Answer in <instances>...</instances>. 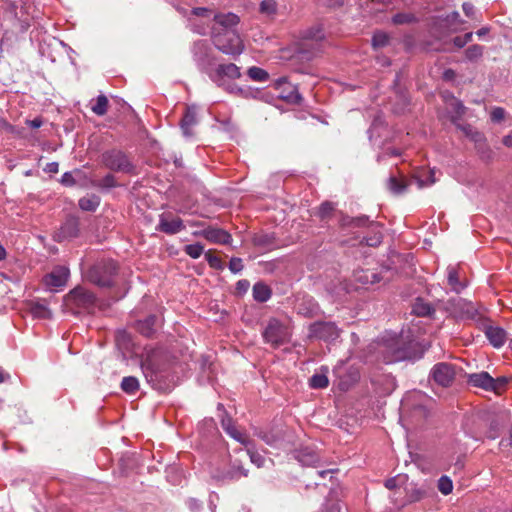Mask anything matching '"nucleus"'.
<instances>
[{
  "instance_id": "12",
  "label": "nucleus",
  "mask_w": 512,
  "mask_h": 512,
  "mask_svg": "<svg viewBox=\"0 0 512 512\" xmlns=\"http://www.w3.org/2000/svg\"><path fill=\"white\" fill-rule=\"evenodd\" d=\"M483 420L488 427L486 436L493 440L499 436L500 430L505 424L507 417L504 413H487L484 415Z\"/></svg>"
},
{
  "instance_id": "53",
  "label": "nucleus",
  "mask_w": 512,
  "mask_h": 512,
  "mask_svg": "<svg viewBox=\"0 0 512 512\" xmlns=\"http://www.w3.org/2000/svg\"><path fill=\"white\" fill-rule=\"evenodd\" d=\"M472 32L466 33L464 36H457L453 39V43L456 47L462 48L472 39Z\"/></svg>"
},
{
  "instance_id": "32",
  "label": "nucleus",
  "mask_w": 512,
  "mask_h": 512,
  "mask_svg": "<svg viewBox=\"0 0 512 512\" xmlns=\"http://www.w3.org/2000/svg\"><path fill=\"white\" fill-rule=\"evenodd\" d=\"M412 312L420 317L430 316L434 309L430 303L426 302L422 298H417L412 306Z\"/></svg>"
},
{
  "instance_id": "55",
  "label": "nucleus",
  "mask_w": 512,
  "mask_h": 512,
  "mask_svg": "<svg viewBox=\"0 0 512 512\" xmlns=\"http://www.w3.org/2000/svg\"><path fill=\"white\" fill-rule=\"evenodd\" d=\"M229 269L232 273H239L243 269V263L241 258L233 257L229 262Z\"/></svg>"
},
{
  "instance_id": "1",
  "label": "nucleus",
  "mask_w": 512,
  "mask_h": 512,
  "mask_svg": "<svg viewBox=\"0 0 512 512\" xmlns=\"http://www.w3.org/2000/svg\"><path fill=\"white\" fill-rule=\"evenodd\" d=\"M321 26L315 25L300 32L299 40L290 48L281 51V58L309 62L321 52L324 40Z\"/></svg>"
},
{
  "instance_id": "21",
  "label": "nucleus",
  "mask_w": 512,
  "mask_h": 512,
  "mask_svg": "<svg viewBox=\"0 0 512 512\" xmlns=\"http://www.w3.org/2000/svg\"><path fill=\"white\" fill-rule=\"evenodd\" d=\"M468 383L474 387L490 391L493 388L494 378L488 372L473 373L468 375Z\"/></svg>"
},
{
  "instance_id": "52",
  "label": "nucleus",
  "mask_w": 512,
  "mask_h": 512,
  "mask_svg": "<svg viewBox=\"0 0 512 512\" xmlns=\"http://www.w3.org/2000/svg\"><path fill=\"white\" fill-rule=\"evenodd\" d=\"M388 36L383 32L375 33L372 38V44L375 48L383 47L388 43Z\"/></svg>"
},
{
  "instance_id": "24",
  "label": "nucleus",
  "mask_w": 512,
  "mask_h": 512,
  "mask_svg": "<svg viewBox=\"0 0 512 512\" xmlns=\"http://www.w3.org/2000/svg\"><path fill=\"white\" fill-rule=\"evenodd\" d=\"M254 246L269 251L276 247V238L273 233H258L252 238Z\"/></svg>"
},
{
  "instance_id": "10",
  "label": "nucleus",
  "mask_w": 512,
  "mask_h": 512,
  "mask_svg": "<svg viewBox=\"0 0 512 512\" xmlns=\"http://www.w3.org/2000/svg\"><path fill=\"white\" fill-rule=\"evenodd\" d=\"M430 377L442 387H449L455 379L453 365L445 362L437 363L430 372Z\"/></svg>"
},
{
  "instance_id": "61",
  "label": "nucleus",
  "mask_w": 512,
  "mask_h": 512,
  "mask_svg": "<svg viewBox=\"0 0 512 512\" xmlns=\"http://www.w3.org/2000/svg\"><path fill=\"white\" fill-rule=\"evenodd\" d=\"M385 487L389 490H394L400 487L399 484V477H393L390 479H387L384 483Z\"/></svg>"
},
{
  "instance_id": "48",
  "label": "nucleus",
  "mask_w": 512,
  "mask_h": 512,
  "mask_svg": "<svg viewBox=\"0 0 512 512\" xmlns=\"http://www.w3.org/2000/svg\"><path fill=\"white\" fill-rule=\"evenodd\" d=\"M483 54V47L480 45H472L465 51L467 59L473 61L480 58Z\"/></svg>"
},
{
  "instance_id": "5",
  "label": "nucleus",
  "mask_w": 512,
  "mask_h": 512,
  "mask_svg": "<svg viewBox=\"0 0 512 512\" xmlns=\"http://www.w3.org/2000/svg\"><path fill=\"white\" fill-rule=\"evenodd\" d=\"M117 264L112 260H102L95 263L87 272V279L100 287H110L114 284L113 278L117 274Z\"/></svg>"
},
{
  "instance_id": "3",
  "label": "nucleus",
  "mask_w": 512,
  "mask_h": 512,
  "mask_svg": "<svg viewBox=\"0 0 512 512\" xmlns=\"http://www.w3.org/2000/svg\"><path fill=\"white\" fill-rule=\"evenodd\" d=\"M211 37L215 47L224 54L239 56L244 51V43L235 29H228L224 32L212 28Z\"/></svg>"
},
{
  "instance_id": "34",
  "label": "nucleus",
  "mask_w": 512,
  "mask_h": 512,
  "mask_svg": "<svg viewBox=\"0 0 512 512\" xmlns=\"http://www.w3.org/2000/svg\"><path fill=\"white\" fill-rule=\"evenodd\" d=\"M100 205V197L97 195H89L79 200V207L83 211L94 212Z\"/></svg>"
},
{
  "instance_id": "49",
  "label": "nucleus",
  "mask_w": 512,
  "mask_h": 512,
  "mask_svg": "<svg viewBox=\"0 0 512 512\" xmlns=\"http://www.w3.org/2000/svg\"><path fill=\"white\" fill-rule=\"evenodd\" d=\"M450 106H451L452 112L454 113L453 119L460 118L464 115L466 108L462 104L461 101L453 98L450 103Z\"/></svg>"
},
{
  "instance_id": "40",
  "label": "nucleus",
  "mask_w": 512,
  "mask_h": 512,
  "mask_svg": "<svg viewBox=\"0 0 512 512\" xmlns=\"http://www.w3.org/2000/svg\"><path fill=\"white\" fill-rule=\"evenodd\" d=\"M246 447L247 454L249 455L251 462L255 464L258 468L263 467L265 463V458L255 450L253 443L251 442V444Z\"/></svg>"
},
{
  "instance_id": "38",
  "label": "nucleus",
  "mask_w": 512,
  "mask_h": 512,
  "mask_svg": "<svg viewBox=\"0 0 512 512\" xmlns=\"http://www.w3.org/2000/svg\"><path fill=\"white\" fill-rule=\"evenodd\" d=\"M248 76L258 82H266L269 79V74L266 70L260 67H250L247 71Z\"/></svg>"
},
{
  "instance_id": "63",
  "label": "nucleus",
  "mask_w": 512,
  "mask_h": 512,
  "mask_svg": "<svg viewBox=\"0 0 512 512\" xmlns=\"http://www.w3.org/2000/svg\"><path fill=\"white\" fill-rule=\"evenodd\" d=\"M414 414L422 418H427L429 415V410L424 405H417L414 408Z\"/></svg>"
},
{
  "instance_id": "30",
  "label": "nucleus",
  "mask_w": 512,
  "mask_h": 512,
  "mask_svg": "<svg viewBox=\"0 0 512 512\" xmlns=\"http://www.w3.org/2000/svg\"><path fill=\"white\" fill-rule=\"evenodd\" d=\"M447 279L451 289L459 293L465 288V284L459 280L458 271L455 266H449L447 268Z\"/></svg>"
},
{
  "instance_id": "16",
  "label": "nucleus",
  "mask_w": 512,
  "mask_h": 512,
  "mask_svg": "<svg viewBox=\"0 0 512 512\" xmlns=\"http://www.w3.org/2000/svg\"><path fill=\"white\" fill-rule=\"evenodd\" d=\"M195 235H201L210 242L216 244H229L232 240L231 235L220 228L208 227L201 232H196Z\"/></svg>"
},
{
  "instance_id": "41",
  "label": "nucleus",
  "mask_w": 512,
  "mask_h": 512,
  "mask_svg": "<svg viewBox=\"0 0 512 512\" xmlns=\"http://www.w3.org/2000/svg\"><path fill=\"white\" fill-rule=\"evenodd\" d=\"M230 437L241 443L242 445L249 446L252 441H250L247 435L241 431H239L234 425L231 429L226 432Z\"/></svg>"
},
{
  "instance_id": "54",
  "label": "nucleus",
  "mask_w": 512,
  "mask_h": 512,
  "mask_svg": "<svg viewBox=\"0 0 512 512\" xmlns=\"http://www.w3.org/2000/svg\"><path fill=\"white\" fill-rule=\"evenodd\" d=\"M320 512H341V505L338 501L328 500Z\"/></svg>"
},
{
  "instance_id": "2",
  "label": "nucleus",
  "mask_w": 512,
  "mask_h": 512,
  "mask_svg": "<svg viewBox=\"0 0 512 512\" xmlns=\"http://www.w3.org/2000/svg\"><path fill=\"white\" fill-rule=\"evenodd\" d=\"M385 363L416 359V344L402 335L384 344L381 351Z\"/></svg>"
},
{
  "instance_id": "6",
  "label": "nucleus",
  "mask_w": 512,
  "mask_h": 512,
  "mask_svg": "<svg viewBox=\"0 0 512 512\" xmlns=\"http://www.w3.org/2000/svg\"><path fill=\"white\" fill-rule=\"evenodd\" d=\"M96 302V296L81 286L74 288L66 296V305L75 314L80 312L76 309L91 313L96 306Z\"/></svg>"
},
{
  "instance_id": "7",
  "label": "nucleus",
  "mask_w": 512,
  "mask_h": 512,
  "mask_svg": "<svg viewBox=\"0 0 512 512\" xmlns=\"http://www.w3.org/2000/svg\"><path fill=\"white\" fill-rule=\"evenodd\" d=\"M101 161L106 168L112 171L126 174L135 173V166L128 155L122 150L111 149L105 151L101 156Z\"/></svg>"
},
{
  "instance_id": "42",
  "label": "nucleus",
  "mask_w": 512,
  "mask_h": 512,
  "mask_svg": "<svg viewBox=\"0 0 512 512\" xmlns=\"http://www.w3.org/2000/svg\"><path fill=\"white\" fill-rule=\"evenodd\" d=\"M281 97L291 104H301L303 100V97L296 87H291L290 90L287 93L282 94Z\"/></svg>"
},
{
  "instance_id": "36",
  "label": "nucleus",
  "mask_w": 512,
  "mask_h": 512,
  "mask_svg": "<svg viewBox=\"0 0 512 512\" xmlns=\"http://www.w3.org/2000/svg\"><path fill=\"white\" fill-rule=\"evenodd\" d=\"M121 389L127 394H135L139 390V381L134 376H127L122 379Z\"/></svg>"
},
{
  "instance_id": "43",
  "label": "nucleus",
  "mask_w": 512,
  "mask_h": 512,
  "mask_svg": "<svg viewBox=\"0 0 512 512\" xmlns=\"http://www.w3.org/2000/svg\"><path fill=\"white\" fill-rule=\"evenodd\" d=\"M304 304L305 303H302L298 307L300 314L307 316V317H312L317 314L319 307L316 303H314L312 300H308L307 301L308 307H304Z\"/></svg>"
},
{
  "instance_id": "22",
  "label": "nucleus",
  "mask_w": 512,
  "mask_h": 512,
  "mask_svg": "<svg viewBox=\"0 0 512 512\" xmlns=\"http://www.w3.org/2000/svg\"><path fill=\"white\" fill-rule=\"evenodd\" d=\"M214 21L220 27H216L219 31L224 32L228 29H234L240 21L239 17L234 13H219L214 16Z\"/></svg>"
},
{
  "instance_id": "45",
  "label": "nucleus",
  "mask_w": 512,
  "mask_h": 512,
  "mask_svg": "<svg viewBox=\"0 0 512 512\" xmlns=\"http://www.w3.org/2000/svg\"><path fill=\"white\" fill-rule=\"evenodd\" d=\"M437 487L439 489V491L444 494V495H448L452 492L453 490V483L451 481V479L447 476H442L440 477V479L438 480V484H437Z\"/></svg>"
},
{
  "instance_id": "56",
  "label": "nucleus",
  "mask_w": 512,
  "mask_h": 512,
  "mask_svg": "<svg viewBox=\"0 0 512 512\" xmlns=\"http://www.w3.org/2000/svg\"><path fill=\"white\" fill-rule=\"evenodd\" d=\"M506 384H507V379L505 377H498V378L494 379L493 388H491L490 391H493V392L499 394L504 389Z\"/></svg>"
},
{
  "instance_id": "8",
  "label": "nucleus",
  "mask_w": 512,
  "mask_h": 512,
  "mask_svg": "<svg viewBox=\"0 0 512 512\" xmlns=\"http://www.w3.org/2000/svg\"><path fill=\"white\" fill-rule=\"evenodd\" d=\"M262 335L264 340L274 347L283 345L288 342L290 338L288 328L275 318L269 320Z\"/></svg>"
},
{
  "instance_id": "4",
  "label": "nucleus",
  "mask_w": 512,
  "mask_h": 512,
  "mask_svg": "<svg viewBox=\"0 0 512 512\" xmlns=\"http://www.w3.org/2000/svg\"><path fill=\"white\" fill-rule=\"evenodd\" d=\"M442 308L456 320H479L478 308L470 301L454 297L442 303Z\"/></svg>"
},
{
  "instance_id": "17",
  "label": "nucleus",
  "mask_w": 512,
  "mask_h": 512,
  "mask_svg": "<svg viewBox=\"0 0 512 512\" xmlns=\"http://www.w3.org/2000/svg\"><path fill=\"white\" fill-rule=\"evenodd\" d=\"M248 470L245 469L240 463L234 462L227 470L218 471L213 475L214 478L221 481L238 480L241 477H247Z\"/></svg>"
},
{
  "instance_id": "47",
  "label": "nucleus",
  "mask_w": 512,
  "mask_h": 512,
  "mask_svg": "<svg viewBox=\"0 0 512 512\" xmlns=\"http://www.w3.org/2000/svg\"><path fill=\"white\" fill-rule=\"evenodd\" d=\"M334 211V205L331 202H324L320 205L317 215L322 219H327Z\"/></svg>"
},
{
  "instance_id": "37",
  "label": "nucleus",
  "mask_w": 512,
  "mask_h": 512,
  "mask_svg": "<svg viewBox=\"0 0 512 512\" xmlns=\"http://www.w3.org/2000/svg\"><path fill=\"white\" fill-rule=\"evenodd\" d=\"M108 98L105 95H99L95 103L91 106V110L98 116H103L107 113L108 110Z\"/></svg>"
},
{
  "instance_id": "25",
  "label": "nucleus",
  "mask_w": 512,
  "mask_h": 512,
  "mask_svg": "<svg viewBox=\"0 0 512 512\" xmlns=\"http://www.w3.org/2000/svg\"><path fill=\"white\" fill-rule=\"evenodd\" d=\"M28 311L34 318L38 319H50L52 316V312L45 301H30Z\"/></svg>"
},
{
  "instance_id": "20",
  "label": "nucleus",
  "mask_w": 512,
  "mask_h": 512,
  "mask_svg": "<svg viewBox=\"0 0 512 512\" xmlns=\"http://www.w3.org/2000/svg\"><path fill=\"white\" fill-rule=\"evenodd\" d=\"M485 335L489 342L495 347L499 348L504 345L507 340L505 330L498 326H486Z\"/></svg>"
},
{
  "instance_id": "19",
  "label": "nucleus",
  "mask_w": 512,
  "mask_h": 512,
  "mask_svg": "<svg viewBox=\"0 0 512 512\" xmlns=\"http://www.w3.org/2000/svg\"><path fill=\"white\" fill-rule=\"evenodd\" d=\"M158 326V318L155 315H149L144 320H138L134 325L135 329L147 338L155 335Z\"/></svg>"
},
{
  "instance_id": "58",
  "label": "nucleus",
  "mask_w": 512,
  "mask_h": 512,
  "mask_svg": "<svg viewBox=\"0 0 512 512\" xmlns=\"http://www.w3.org/2000/svg\"><path fill=\"white\" fill-rule=\"evenodd\" d=\"M505 117V110L501 107H496L491 112V120L493 122H500Z\"/></svg>"
},
{
  "instance_id": "35",
  "label": "nucleus",
  "mask_w": 512,
  "mask_h": 512,
  "mask_svg": "<svg viewBox=\"0 0 512 512\" xmlns=\"http://www.w3.org/2000/svg\"><path fill=\"white\" fill-rule=\"evenodd\" d=\"M387 185L388 189L396 195L404 193L407 189V183L403 179H398L396 176H390Z\"/></svg>"
},
{
  "instance_id": "62",
  "label": "nucleus",
  "mask_w": 512,
  "mask_h": 512,
  "mask_svg": "<svg viewBox=\"0 0 512 512\" xmlns=\"http://www.w3.org/2000/svg\"><path fill=\"white\" fill-rule=\"evenodd\" d=\"M61 183L65 186H73L75 184V179L70 172H65L61 177Z\"/></svg>"
},
{
  "instance_id": "51",
  "label": "nucleus",
  "mask_w": 512,
  "mask_h": 512,
  "mask_svg": "<svg viewBox=\"0 0 512 512\" xmlns=\"http://www.w3.org/2000/svg\"><path fill=\"white\" fill-rule=\"evenodd\" d=\"M205 258H206L208 264L210 265V267L217 269V270L223 269V263L218 256L213 255L211 252H207L205 254Z\"/></svg>"
},
{
  "instance_id": "60",
  "label": "nucleus",
  "mask_w": 512,
  "mask_h": 512,
  "mask_svg": "<svg viewBox=\"0 0 512 512\" xmlns=\"http://www.w3.org/2000/svg\"><path fill=\"white\" fill-rule=\"evenodd\" d=\"M382 241V235L380 233H375L374 236L366 239V244L371 247L378 246Z\"/></svg>"
},
{
  "instance_id": "57",
  "label": "nucleus",
  "mask_w": 512,
  "mask_h": 512,
  "mask_svg": "<svg viewBox=\"0 0 512 512\" xmlns=\"http://www.w3.org/2000/svg\"><path fill=\"white\" fill-rule=\"evenodd\" d=\"M413 20V16L405 13H398L393 16V23L395 24H405L410 23Z\"/></svg>"
},
{
  "instance_id": "64",
  "label": "nucleus",
  "mask_w": 512,
  "mask_h": 512,
  "mask_svg": "<svg viewBox=\"0 0 512 512\" xmlns=\"http://www.w3.org/2000/svg\"><path fill=\"white\" fill-rule=\"evenodd\" d=\"M187 505L191 512H198L202 507V504L198 500L193 498L188 500Z\"/></svg>"
},
{
  "instance_id": "23",
  "label": "nucleus",
  "mask_w": 512,
  "mask_h": 512,
  "mask_svg": "<svg viewBox=\"0 0 512 512\" xmlns=\"http://www.w3.org/2000/svg\"><path fill=\"white\" fill-rule=\"evenodd\" d=\"M354 276L355 280L362 285L375 284L382 279L389 280V277L383 276L382 273L379 274L371 270H358Z\"/></svg>"
},
{
  "instance_id": "50",
  "label": "nucleus",
  "mask_w": 512,
  "mask_h": 512,
  "mask_svg": "<svg viewBox=\"0 0 512 512\" xmlns=\"http://www.w3.org/2000/svg\"><path fill=\"white\" fill-rule=\"evenodd\" d=\"M117 185L116 178L113 174H107L105 177H103L101 180L98 181L96 184L97 187L100 188H113Z\"/></svg>"
},
{
  "instance_id": "18",
  "label": "nucleus",
  "mask_w": 512,
  "mask_h": 512,
  "mask_svg": "<svg viewBox=\"0 0 512 512\" xmlns=\"http://www.w3.org/2000/svg\"><path fill=\"white\" fill-rule=\"evenodd\" d=\"M343 367L339 366L334 369L335 375L339 378L338 387L342 391H347L359 379V372L355 368H349L345 375H342Z\"/></svg>"
},
{
  "instance_id": "31",
  "label": "nucleus",
  "mask_w": 512,
  "mask_h": 512,
  "mask_svg": "<svg viewBox=\"0 0 512 512\" xmlns=\"http://www.w3.org/2000/svg\"><path fill=\"white\" fill-rule=\"evenodd\" d=\"M327 373H328V368L322 367L321 373H316L309 379L310 387L313 389L326 388L329 384Z\"/></svg>"
},
{
  "instance_id": "29",
  "label": "nucleus",
  "mask_w": 512,
  "mask_h": 512,
  "mask_svg": "<svg viewBox=\"0 0 512 512\" xmlns=\"http://www.w3.org/2000/svg\"><path fill=\"white\" fill-rule=\"evenodd\" d=\"M194 59L197 62L198 66L204 68L209 65L208 61V47L203 42L195 43L193 47Z\"/></svg>"
},
{
  "instance_id": "39",
  "label": "nucleus",
  "mask_w": 512,
  "mask_h": 512,
  "mask_svg": "<svg viewBox=\"0 0 512 512\" xmlns=\"http://www.w3.org/2000/svg\"><path fill=\"white\" fill-rule=\"evenodd\" d=\"M414 180L416 181L419 188L432 185L436 182L433 170L426 171L423 173V175L415 176Z\"/></svg>"
},
{
  "instance_id": "26",
  "label": "nucleus",
  "mask_w": 512,
  "mask_h": 512,
  "mask_svg": "<svg viewBox=\"0 0 512 512\" xmlns=\"http://www.w3.org/2000/svg\"><path fill=\"white\" fill-rule=\"evenodd\" d=\"M241 73L238 66L233 63L221 64L216 69V81L221 80L224 77L229 79H238L240 78Z\"/></svg>"
},
{
  "instance_id": "11",
  "label": "nucleus",
  "mask_w": 512,
  "mask_h": 512,
  "mask_svg": "<svg viewBox=\"0 0 512 512\" xmlns=\"http://www.w3.org/2000/svg\"><path fill=\"white\" fill-rule=\"evenodd\" d=\"M310 337H315L325 341L334 340L339 336V331L334 323L315 322L309 327Z\"/></svg>"
},
{
  "instance_id": "27",
  "label": "nucleus",
  "mask_w": 512,
  "mask_h": 512,
  "mask_svg": "<svg viewBox=\"0 0 512 512\" xmlns=\"http://www.w3.org/2000/svg\"><path fill=\"white\" fill-rule=\"evenodd\" d=\"M296 459L303 466H316L320 460L318 454L310 448L299 450L296 454Z\"/></svg>"
},
{
  "instance_id": "46",
  "label": "nucleus",
  "mask_w": 512,
  "mask_h": 512,
  "mask_svg": "<svg viewBox=\"0 0 512 512\" xmlns=\"http://www.w3.org/2000/svg\"><path fill=\"white\" fill-rule=\"evenodd\" d=\"M277 11V4L274 0H263L260 3V12L267 15H273Z\"/></svg>"
},
{
  "instance_id": "44",
  "label": "nucleus",
  "mask_w": 512,
  "mask_h": 512,
  "mask_svg": "<svg viewBox=\"0 0 512 512\" xmlns=\"http://www.w3.org/2000/svg\"><path fill=\"white\" fill-rule=\"evenodd\" d=\"M184 251L191 258L197 259L202 255L204 251V246L201 245L200 243L189 244L185 246Z\"/></svg>"
},
{
  "instance_id": "33",
  "label": "nucleus",
  "mask_w": 512,
  "mask_h": 512,
  "mask_svg": "<svg viewBox=\"0 0 512 512\" xmlns=\"http://www.w3.org/2000/svg\"><path fill=\"white\" fill-rule=\"evenodd\" d=\"M253 297L258 302H266L271 297V289L266 284L258 282L253 286Z\"/></svg>"
},
{
  "instance_id": "28",
  "label": "nucleus",
  "mask_w": 512,
  "mask_h": 512,
  "mask_svg": "<svg viewBox=\"0 0 512 512\" xmlns=\"http://www.w3.org/2000/svg\"><path fill=\"white\" fill-rule=\"evenodd\" d=\"M196 123H197L196 112L192 109H187L186 113L184 114V116L181 120V124H180L183 135L185 137L193 136L192 128L196 125Z\"/></svg>"
},
{
  "instance_id": "59",
  "label": "nucleus",
  "mask_w": 512,
  "mask_h": 512,
  "mask_svg": "<svg viewBox=\"0 0 512 512\" xmlns=\"http://www.w3.org/2000/svg\"><path fill=\"white\" fill-rule=\"evenodd\" d=\"M223 412H224V415L221 418V426L224 429V431L227 432L235 424H234L233 419L226 413V411H223Z\"/></svg>"
},
{
  "instance_id": "13",
  "label": "nucleus",
  "mask_w": 512,
  "mask_h": 512,
  "mask_svg": "<svg viewBox=\"0 0 512 512\" xmlns=\"http://www.w3.org/2000/svg\"><path fill=\"white\" fill-rule=\"evenodd\" d=\"M156 229L163 233L173 235L185 229V225L182 219L179 217H172L171 215L161 214L159 224Z\"/></svg>"
},
{
  "instance_id": "9",
  "label": "nucleus",
  "mask_w": 512,
  "mask_h": 512,
  "mask_svg": "<svg viewBox=\"0 0 512 512\" xmlns=\"http://www.w3.org/2000/svg\"><path fill=\"white\" fill-rule=\"evenodd\" d=\"M141 370L148 383L155 384L159 381L164 367L158 360L156 352L149 353L141 360Z\"/></svg>"
},
{
  "instance_id": "14",
  "label": "nucleus",
  "mask_w": 512,
  "mask_h": 512,
  "mask_svg": "<svg viewBox=\"0 0 512 512\" xmlns=\"http://www.w3.org/2000/svg\"><path fill=\"white\" fill-rule=\"evenodd\" d=\"M79 233V219L75 216H69L61 225L56 234L58 241L72 239L78 236Z\"/></svg>"
},
{
  "instance_id": "15",
  "label": "nucleus",
  "mask_w": 512,
  "mask_h": 512,
  "mask_svg": "<svg viewBox=\"0 0 512 512\" xmlns=\"http://www.w3.org/2000/svg\"><path fill=\"white\" fill-rule=\"evenodd\" d=\"M69 270L64 266L56 267L51 273L44 278L45 285L51 288L63 287L68 280Z\"/></svg>"
}]
</instances>
